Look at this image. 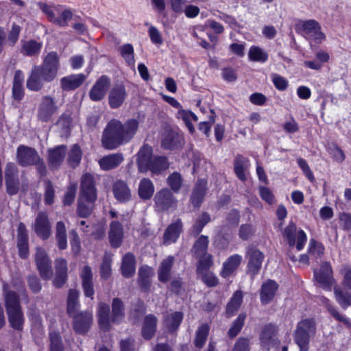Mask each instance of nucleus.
<instances>
[{
  "label": "nucleus",
  "instance_id": "1",
  "mask_svg": "<svg viewBox=\"0 0 351 351\" xmlns=\"http://www.w3.org/2000/svg\"><path fill=\"white\" fill-rule=\"evenodd\" d=\"M138 121L130 119L122 123L119 120L112 119L104 130L101 143L107 149H117L121 145L130 141L138 128Z\"/></svg>",
  "mask_w": 351,
  "mask_h": 351
},
{
  "label": "nucleus",
  "instance_id": "2",
  "mask_svg": "<svg viewBox=\"0 0 351 351\" xmlns=\"http://www.w3.org/2000/svg\"><path fill=\"white\" fill-rule=\"evenodd\" d=\"M60 67L58 53L55 51L47 53L41 65L32 67L26 82L27 89L32 91H40L44 87L45 82H51L56 78Z\"/></svg>",
  "mask_w": 351,
  "mask_h": 351
},
{
  "label": "nucleus",
  "instance_id": "3",
  "mask_svg": "<svg viewBox=\"0 0 351 351\" xmlns=\"http://www.w3.org/2000/svg\"><path fill=\"white\" fill-rule=\"evenodd\" d=\"M125 304L121 299L114 298L111 303V311L108 304L99 302L98 304V322L104 331L111 328V324H119L125 316Z\"/></svg>",
  "mask_w": 351,
  "mask_h": 351
},
{
  "label": "nucleus",
  "instance_id": "4",
  "mask_svg": "<svg viewBox=\"0 0 351 351\" xmlns=\"http://www.w3.org/2000/svg\"><path fill=\"white\" fill-rule=\"evenodd\" d=\"M316 333V324L313 319H304L299 322L293 331V341L300 351H308L311 339Z\"/></svg>",
  "mask_w": 351,
  "mask_h": 351
},
{
  "label": "nucleus",
  "instance_id": "5",
  "mask_svg": "<svg viewBox=\"0 0 351 351\" xmlns=\"http://www.w3.org/2000/svg\"><path fill=\"white\" fill-rule=\"evenodd\" d=\"M6 193L16 195L20 190L19 171L14 162H8L4 170Z\"/></svg>",
  "mask_w": 351,
  "mask_h": 351
},
{
  "label": "nucleus",
  "instance_id": "6",
  "mask_svg": "<svg viewBox=\"0 0 351 351\" xmlns=\"http://www.w3.org/2000/svg\"><path fill=\"white\" fill-rule=\"evenodd\" d=\"M282 236L287 241L290 247H293L296 244V248L298 251L303 249L306 241V235L302 230L297 232V228L294 223L290 222L285 228Z\"/></svg>",
  "mask_w": 351,
  "mask_h": 351
},
{
  "label": "nucleus",
  "instance_id": "7",
  "mask_svg": "<svg viewBox=\"0 0 351 351\" xmlns=\"http://www.w3.org/2000/svg\"><path fill=\"white\" fill-rule=\"evenodd\" d=\"M154 206L156 210L164 212L177 205V199L172 192L167 188L156 192L154 197Z\"/></svg>",
  "mask_w": 351,
  "mask_h": 351
},
{
  "label": "nucleus",
  "instance_id": "8",
  "mask_svg": "<svg viewBox=\"0 0 351 351\" xmlns=\"http://www.w3.org/2000/svg\"><path fill=\"white\" fill-rule=\"evenodd\" d=\"M300 23V29L306 39L313 40L316 43H320L325 40V34L321 31V26L317 21L314 19L301 21Z\"/></svg>",
  "mask_w": 351,
  "mask_h": 351
},
{
  "label": "nucleus",
  "instance_id": "9",
  "mask_svg": "<svg viewBox=\"0 0 351 351\" xmlns=\"http://www.w3.org/2000/svg\"><path fill=\"white\" fill-rule=\"evenodd\" d=\"M79 196L89 200H97L96 181L95 177L91 173H85L82 176Z\"/></svg>",
  "mask_w": 351,
  "mask_h": 351
},
{
  "label": "nucleus",
  "instance_id": "10",
  "mask_svg": "<svg viewBox=\"0 0 351 351\" xmlns=\"http://www.w3.org/2000/svg\"><path fill=\"white\" fill-rule=\"evenodd\" d=\"M57 110L58 106L55 99L49 95H45L42 97L39 103L37 116L39 120L47 122Z\"/></svg>",
  "mask_w": 351,
  "mask_h": 351
},
{
  "label": "nucleus",
  "instance_id": "11",
  "mask_svg": "<svg viewBox=\"0 0 351 351\" xmlns=\"http://www.w3.org/2000/svg\"><path fill=\"white\" fill-rule=\"evenodd\" d=\"M40 8L50 22L60 27L67 26L69 21L73 16V13L69 10H64L62 12L57 10L56 12L46 4L41 5Z\"/></svg>",
  "mask_w": 351,
  "mask_h": 351
},
{
  "label": "nucleus",
  "instance_id": "12",
  "mask_svg": "<svg viewBox=\"0 0 351 351\" xmlns=\"http://www.w3.org/2000/svg\"><path fill=\"white\" fill-rule=\"evenodd\" d=\"M73 328L78 334H85L90 328L93 321V313L90 311H81L73 314Z\"/></svg>",
  "mask_w": 351,
  "mask_h": 351
},
{
  "label": "nucleus",
  "instance_id": "13",
  "mask_svg": "<svg viewBox=\"0 0 351 351\" xmlns=\"http://www.w3.org/2000/svg\"><path fill=\"white\" fill-rule=\"evenodd\" d=\"M40 156L37 151L32 147L19 145L16 150V161L22 167H28L39 162Z\"/></svg>",
  "mask_w": 351,
  "mask_h": 351
},
{
  "label": "nucleus",
  "instance_id": "14",
  "mask_svg": "<svg viewBox=\"0 0 351 351\" xmlns=\"http://www.w3.org/2000/svg\"><path fill=\"white\" fill-rule=\"evenodd\" d=\"M36 250L35 261L39 274L43 280H49L52 276L51 261L43 248L38 247Z\"/></svg>",
  "mask_w": 351,
  "mask_h": 351
},
{
  "label": "nucleus",
  "instance_id": "15",
  "mask_svg": "<svg viewBox=\"0 0 351 351\" xmlns=\"http://www.w3.org/2000/svg\"><path fill=\"white\" fill-rule=\"evenodd\" d=\"M314 276L316 281L326 289L330 290L334 278L332 277V270L329 263L324 262L319 271H314Z\"/></svg>",
  "mask_w": 351,
  "mask_h": 351
},
{
  "label": "nucleus",
  "instance_id": "16",
  "mask_svg": "<svg viewBox=\"0 0 351 351\" xmlns=\"http://www.w3.org/2000/svg\"><path fill=\"white\" fill-rule=\"evenodd\" d=\"M36 234L42 239L46 240L51 234V227L47 215L44 212H39L36 217L34 224Z\"/></svg>",
  "mask_w": 351,
  "mask_h": 351
},
{
  "label": "nucleus",
  "instance_id": "17",
  "mask_svg": "<svg viewBox=\"0 0 351 351\" xmlns=\"http://www.w3.org/2000/svg\"><path fill=\"white\" fill-rule=\"evenodd\" d=\"M247 257L248 258V271L254 276L259 272L261 268L264 254L257 248L250 246L247 250Z\"/></svg>",
  "mask_w": 351,
  "mask_h": 351
},
{
  "label": "nucleus",
  "instance_id": "18",
  "mask_svg": "<svg viewBox=\"0 0 351 351\" xmlns=\"http://www.w3.org/2000/svg\"><path fill=\"white\" fill-rule=\"evenodd\" d=\"M16 246L19 256L23 259L27 258L29 256V237L23 223H20L17 228Z\"/></svg>",
  "mask_w": 351,
  "mask_h": 351
},
{
  "label": "nucleus",
  "instance_id": "19",
  "mask_svg": "<svg viewBox=\"0 0 351 351\" xmlns=\"http://www.w3.org/2000/svg\"><path fill=\"white\" fill-rule=\"evenodd\" d=\"M110 85V80L106 75H102L97 79L94 86L90 90L89 96L92 101L101 100L106 94Z\"/></svg>",
  "mask_w": 351,
  "mask_h": 351
},
{
  "label": "nucleus",
  "instance_id": "20",
  "mask_svg": "<svg viewBox=\"0 0 351 351\" xmlns=\"http://www.w3.org/2000/svg\"><path fill=\"white\" fill-rule=\"evenodd\" d=\"M152 154L153 149L150 145H143L140 149L136 155V163L140 172L145 173L149 171V165L154 158Z\"/></svg>",
  "mask_w": 351,
  "mask_h": 351
},
{
  "label": "nucleus",
  "instance_id": "21",
  "mask_svg": "<svg viewBox=\"0 0 351 351\" xmlns=\"http://www.w3.org/2000/svg\"><path fill=\"white\" fill-rule=\"evenodd\" d=\"M127 96L123 84L114 85L109 93L108 103L111 108H119L124 102Z\"/></svg>",
  "mask_w": 351,
  "mask_h": 351
},
{
  "label": "nucleus",
  "instance_id": "22",
  "mask_svg": "<svg viewBox=\"0 0 351 351\" xmlns=\"http://www.w3.org/2000/svg\"><path fill=\"white\" fill-rule=\"evenodd\" d=\"M66 152L67 147L64 145H58L48 151V162L50 169H57L60 167L64 160Z\"/></svg>",
  "mask_w": 351,
  "mask_h": 351
},
{
  "label": "nucleus",
  "instance_id": "23",
  "mask_svg": "<svg viewBox=\"0 0 351 351\" xmlns=\"http://www.w3.org/2000/svg\"><path fill=\"white\" fill-rule=\"evenodd\" d=\"M207 191V181L204 179H198L195 183L190 201L195 208H199L204 201Z\"/></svg>",
  "mask_w": 351,
  "mask_h": 351
},
{
  "label": "nucleus",
  "instance_id": "24",
  "mask_svg": "<svg viewBox=\"0 0 351 351\" xmlns=\"http://www.w3.org/2000/svg\"><path fill=\"white\" fill-rule=\"evenodd\" d=\"M112 191L115 199L121 203L128 202L132 199L131 191L123 180H117L113 184Z\"/></svg>",
  "mask_w": 351,
  "mask_h": 351
},
{
  "label": "nucleus",
  "instance_id": "25",
  "mask_svg": "<svg viewBox=\"0 0 351 351\" xmlns=\"http://www.w3.org/2000/svg\"><path fill=\"white\" fill-rule=\"evenodd\" d=\"M80 277L82 279V286L84 295L87 298L93 299L95 291L91 268L88 265L84 266L82 269Z\"/></svg>",
  "mask_w": 351,
  "mask_h": 351
},
{
  "label": "nucleus",
  "instance_id": "26",
  "mask_svg": "<svg viewBox=\"0 0 351 351\" xmlns=\"http://www.w3.org/2000/svg\"><path fill=\"white\" fill-rule=\"evenodd\" d=\"M86 79L84 74L70 75L60 80V87L63 90L71 91L80 87Z\"/></svg>",
  "mask_w": 351,
  "mask_h": 351
},
{
  "label": "nucleus",
  "instance_id": "27",
  "mask_svg": "<svg viewBox=\"0 0 351 351\" xmlns=\"http://www.w3.org/2000/svg\"><path fill=\"white\" fill-rule=\"evenodd\" d=\"M183 224L180 219L171 223L163 234V242L166 245L175 243L182 231Z\"/></svg>",
  "mask_w": 351,
  "mask_h": 351
},
{
  "label": "nucleus",
  "instance_id": "28",
  "mask_svg": "<svg viewBox=\"0 0 351 351\" xmlns=\"http://www.w3.org/2000/svg\"><path fill=\"white\" fill-rule=\"evenodd\" d=\"M136 263V258L132 253L128 252L123 255L120 267L121 275L126 278H132L135 274Z\"/></svg>",
  "mask_w": 351,
  "mask_h": 351
},
{
  "label": "nucleus",
  "instance_id": "29",
  "mask_svg": "<svg viewBox=\"0 0 351 351\" xmlns=\"http://www.w3.org/2000/svg\"><path fill=\"white\" fill-rule=\"evenodd\" d=\"M278 288V284L274 280H268L264 282L260 293L261 303L263 304L269 303L274 298Z\"/></svg>",
  "mask_w": 351,
  "mask_h": 351
},
{
  "label": "nucleus",
  "instance_id": "30",
  "mask_svg": "<svg viewBox=\"0 0 351 351\" xmlns=\"http://www.w3.org/2000/svg\"><path fill=\"white\" fill-rule=\"evenodd\" d=\"M24 75L22 71L16 70L14 73L12 84V97L14 100L20 101L23 99L25 95L23 88Z\"/></svg>",
  "mask_w": 351,
  "mask_h": 351
},
{
  "label": "nucleus",
  "instance_id": "31",
  "mask_svg": "<svg viewBox=\"0 0 351 351\" xmlns=\"http://www.w3.org/2000/svg\"><path fill=\"white\" fill-rule=\"evenodd\" d=\"M180 136L171 129H166L162 134L161 145L165 149H173L180 143Z\"/></svg>",
  "mask_w": 351,
  "mask_h": 351
},
{
  "label": "nucleus",
  "instance_id": "32",
  "mask_svg": "<svg viewBox=\"0 0 351 351\" xmlns=\"http://www.w3.org/2000/svg\"><path fill=\"white\" fill-rule=\"evenodd\" d=\"M158 319L153 314L145 317L141 330L142 336L147 340L151 339L156 333Z\"/></svg>",
  "mask_w": 351,
  "mask_h": 351
},
{
  "label": "nucleus",
  "instance_id": "33",
  "mask_svg": "<svg viewBox=\"0 0 351 351\" xmlns=\"http://www.w3.org/2000/svg\"><path fill=\"white\" fill-rule=\"evenodd\" d=\"M152 276L153 271L150 267L143 265L138 269L137 282L143 291L147 292L149 290Z\"/></svg>",
  "mask_w": 351,
  "mask_h": 351
},
{
  "label": "nucleus",
  "instance_id": "34",
  "mask_svg": "<svg viewBox=\"0 0 351 351\" xmlns=\"http://www.w3.org/2000/svg\"><path fill=\"white\" fill-rule=\"evenodd\" d=\"M123 161V154L121 153H116L102 157L99 160V164L101 169L109 171L117 168Z\"/></svg>",
  "mask_w": 351,
  "mask_h": 351
},
{
  "label": "nucleus",
  "instance_id": "35",
  "mask_svg": "<svg viewBox=\"0 0 351 351\" xmlns=\"http://www.w3.org/2000/svg\"><path fill=\"white\" fill-rule=\"evenodd\" d=\"M123 228L117 221H113L110 224L109 240L113 247H118L121 245L123 238Z\"/></svg>",
  "mask_w": 351,
  "mask_h": 351
},
{
  "label": "nucleus",
  "instance_id": "36",
  "mask_svg": "<svg viewBox=\"0 0 351 351\" xmlns=\"http://www.w3.org/2000/svg\"><path fill=\"white\" fill-rule=\"evenodd\" d=\"M241 261L242 257L239 254L230 256L223 264L221 276L224 278L229 277L238 268Z\"/></svg>",
  "mask_w": 351,
  "mask_h": 351
},
{
  "label": "nucleus",
  "instance_id": "37",
  "mask_svg": "<svg viewBox=\"0 0 351 351\" xmlns=\"http://www.w3.org/2000/svg\"><path fill=\"white\" fill-rule=\"evenodd\" d=\"M250 166L249 160L241 154L237 155L234 161V171L237 178L242 182L247 179L245 171Z\"/></svg>",
  "mask_w": 351,
  "mask_h": 351
},
{
  "label": "nucleus",
  "instance_id": "38",
  "mask_svg": "<svg viewBox=\"0 0 351 351\" xmlns=\"http://www.w3.org/2000/svg\"><path fill=\"white\" fill-rule=\"evenodd\" d=\"M154 193V185L152 181L146 178L141 179L138 188L139 197L144 201L149 200L153 196Z\"/></svg>",
  "mask_w": 351,
  "mask_h": 351
},
{
  "label": "nucleus",
  "instance_id": "39",
  "mask_svg": "<svg viewBox=\"0 0 351 351\" xmlns=\"http://www.w3.org/2000/svg\"><path fill=\"white\" fill-rule=\"evenodd\" d=\"M173 263L174 257L172 256H169L162 261L158 271V280L160 282H167L169 280Z\"/></svg>",
  "mask_w": 351,
  "mask_h": 351
},
{
  "label": "nucleus",
  "instance_id": "40",
  "mask_svg": "<svg viewBox=\"0 0 351 351\" xmlns=\"http://www.w3.org/2000/svg\"><path fill=\"white\" fill-rule=\"evenodd\" d=\"M6 313L10 326L16 330H23L25 318L22 308Z\"/></svg>",
  "mask_w": 351,
  "mask_h": 351
},
{
  "label": "nucleus",
  "instance_id": "41",
  "mask_svg": "<svg viewBox=\"0 0 351 351\" xmlns=\"http://www.w3.org/2000/svg\"><path fill=\"white\" fill-rule=\"evenodd\" d=\"M95 201L96 200H89L79 196L77 208L78 216L82 218L89 217L93 211Z\"/></svg>",
  "mask_w": 351,
  "mask_h": 351
},
{
  "label": "nucleus",
  "instance_id": "42",
  "mask_svg": "<svg viewBox=\"0 0 351 351\" xmlns=\"http://www.w3.org/2000/svg\"><path fill=\"white\" fill-rule=\"evenodd\" d=\"M169 167V162L167 157L156 156H154L150 165H149V171L154 174L158 175L167 170Z\"/></svg>",
  "mask_w": 351,
  "mask_h": 351
},
{
  "label": "nucleus",
  "instance_id": "43",
  "mask_svg": "<svg viewBox=\"0 0 351 351\" xmlns=\"http://www.w3.org/2000/svg\"><path fill=\"white\" fill-rule=\"evenodd\" d=\"M210 221V216L208 213H202L195 220L190 229V234L194 237L198 236L204 227Z\"/></svg>",
  "mask_w": 351,
  "mask_h": 351
},
{
  "label": "nucleus",
  "instance_id": "44",
  "mask_svg": "<svg viewBox=\"0 0 351 351\" xmlns=\"http://www.w3.org/2000/svg\"><path fill=\"white\" fill-rule=\"evenodd\" d=\"M242 301V291L239 290L236 291L226 306V313L228 317L232 316L239 310Z\"/></svg>",
  "mask_w": 351,
  "mask_h": 351
},
{
  "label": "nucleus",
  "instance_id": "45",
  "mask_svg": "<svg viewBox=\"0 0 351 351\" xmlns=\"http://www.w3.org/2000/svg\"><path fill=\"white\" fill-rule=\"evenodd\" d=\"M5 306L6 312L21 309V306L19 295L13 291H8L5 294Z\"/></svg>",
  "mask_w": 351,
  "mask_h": 351
},
{
  "label": "nucleus",
  "instance_id": "46",
  "mask_svg": "<svg viewBox=\"0 0 351 351\" xmlns=\"http://www.w3.org/2000/svg\"><path fill=\"white\" fill-rule=\"evenodd\" d=\"M80 293L76 289H70L67 297L66 312L69 316H73L80 306L78 301Z\"/></svg>",
  "mask_w": 351,
  "mask_h": 351
},
{
  "label": "nucleus",
  "instance_id": "47",
  "mask_svg": "<svg viewBox=\"0 0 351 351\" xmlns=\"http://www.w3.org/2000/svg\"><path fill=\"white\" fill-rule=\"evenodd\" d=\"M208 242V237L201 235L195 242L192 249L191 250L193 256L199 257L206 253Z\"/></svg>",
  "mask_w": 351,
  "mask_h": 351
},
{
  "label": "nucleus",
  "instance_id": "48",
  "mask_svg": "<svg viewBox=\"0 0 351 351\" xmlns=\"http://www.w3.org/2000/svg\"><path fill=\"white\" fill-rule=\"evenodd\" d=\"M56 238L60 250H65L67 247L66 232L63 221H58L56 226Z\"/></svg>",
  "mask_w": 351,
  "mask_h": 351
},
{
  "label": "nucleus",
  "instance_id": "49",
  "mask_svg": "<svg viewBox=\"0 0 351 351\" xmlns=\"http://www.w3.org/2000/svg\"><path fill=\"white\" fill-rule=\"evenodd\" d=\"M183 319V314L181 312L176 311L168 315L165 320V325L171 332L176 330Z\"/></svg>",
  "mask_w": 351,
  "mask_h": 351
},
{
  "label": "nucleus",
  "instance_id": "50",
  "mask_svg": "<svg viewBox=\"0 0 351 351\" xmlns=\"http://www.w3.org/2000/svg\"><path fill=\"white\" fill-rule=\"evenodd\" d=\"M42 47V44L36 40H31L23 42L21 53L27 56H37Z\"/></svg>",
  "mask_w": 351,
  "mask_h": 351
},
{
  "label": "nucleus",
  "instance_id": "51",
  "mask_svg": "<svg viewBox=\"0 0 351 351\" xmlns=\"http://www.w3.org/2000/svg\"><path fill=\"white\" fill-rule=\"evenodd\" d=\"M334 294L339 304L344 309L351 304V295L348 292H343L338 286L334 287Z\"/></svg>",
  "mask_w": 351,
  "mask_h": 351
},
{
  "label": "nucleus",
  "instance_id": "52",
  "mask_svg": "<svg viewBox=\"0 0 351 351\" xmlns=\"http://www.w3.org/2000/svg\"><path fill=\"white\" fill-rule=\"evenodd\" d=\"M82 154V153L80 146L77 144L73 145L69 152L67 158L69 166L72 168L77 167L80 163Z\"/></svg>",
  "mask_w": 351,
  "mask_h": 351
},
{
  "label": "nucleus",
  "instance_id": "53",
  "mask_svg": "<svg viewBox=\"0 0 351 351\" xmlns=\"http://www.w3.org/2000/svg\"><path fill=\"white\" fill-rule=\"evenodd\" d=\"M322 303L326 306L328 312L330 315L337 321L341 322L345 324H348L350 323L349 319L346 318L345 316L341 315L336 308L332 305L329 300L325 297L321 298Z\"/></svg>",
  "mask_w": 351,
  "mask_h": 351
},
{
  "label": "nucleus",
  "instance_id": "54",
  "mask_svg": "<svg viewBox=\"0 0 351 351\" xmlns=\"http://www.w3.org/2000/svg\"><path fill=\"white\" fill-rule=\"evenodd\" d=\"M248 56L250 60L254 62H265L268 59L267 53L257 46L250 47Z\"/></svg>",
  "mask_w": 351,
  "mask_h": 351
},
{
  "label": "nucleus",
  "instance_id": "55",
  "mask_svg": "<svg viewBox=\"0 0 351 351\" xmlns=\"http://www.w3.org/2000/svg\"><path fill=\"white\" fill-rule=\"evenodd\" d=\"M246 318L245 313H241L238 315L237 318L233 322L231 327L230 328L228 335L230 338L235 337L242 329L244 322Z\"/></svg>",
  "mask_w": 351,
  "mask_h": 351
},
{
  "label": "nucleus",
  "instance_id": "56",
  "mask_svg": "<svg viewBox=\"0 0 351 351\" xmlns=\"http://www.w3.org/2000/svg\"><path fill=\"white\" fill-rule=\"evenodd\" d=\"M209 327L207 324H202L196 331L195 344L197 348H202L207 339Z\"/></svg>",
  "mask_w": 351,
  "mask_h": 351
},
{
  "label": "nucleus",
  "instance_id": "57",
  "mask_svg": "<svg viewBox=\"0 0 351 351\" xmlns=\"http://www.w3.org/2000/svg\"><path fill=\"white\" fill-rule=\"evenodd\" d=\"M167 182L173 192L178 193L182 185V178L180 173L173 172L168 176Z\"/></svg>",
  "mask_w": 351,
  "mask_h": 351
},
{
  "label": "nucleus",
  "instance_id": "58",
  "mask_svg": "<svg viewBox=\"0 0 351 351\" xmlns=\"http://www.w3.org/2000/svg\"><path fill=\"white\" fill-rule=\"evenodd\" d=\"M44 202L47 205H51L54 202L55 189L49 180H45Z\"/></svg>",
  "mask_w": 351,
  "mask_h": 351
},
{
  "label": "nucleus",
  "instance_id": "59",
  "mask_svg": "<svg viewBox=\"0 0 351 351\" xmlns=\"http://www.w3.org/2000/svg\"><path fill=\"white\" fill-rule=\"evenodd\" d=\"M324 252V247L323 245L315 241V239H311L308 247V254L311 256L315 258H320Z\"/></svg>",
  "mask_w": 351,
  "mask_h": 351
},
{
  "label": "nucleus",
  "instance_id": "60",
  "mask_svg": "<svg viewBox=\"0 0 351 351\" xmlns=\"http://www.w3.org/2000/svg\"><path fill=\"white\" fill-rule=\"evenodd\" d=\"M120 52L128 65L134 64V48L131 44H125L121 46Z\"/></svg>",
  "mask_w": 351,
  "mask_h": 351
},
{
  "label": "nucleus",
  "instance_id": "61",
  "mask_svg": "<svg viewBox=\"0 0 351 351\" xmlns=\"http://www.w3.org/2000/svg\"><path fill=\"white\" fill-rule=\"evenodd\" d=\"M327 150L337 162H342L345 160L346 156L343 150L337 144L331 143L328 145Z\"/></svg>",
  "mask_w": 351,
  "mask_h": 351
},
{
  "label": "nucleus",
  "instance_id": "62",
  "mask_svg": "<svg viewBox=\"0 0 351 351\" xmlns=\"http://www.w3.org/2000/svg\"><path fill=\"white\" fill-rule=\"evenodd\" d=\"M112 259L108 256H105L103 258L101 265L100 267V275L104 280H108L112 272L111 269Z\"/></svg>",
  "mask_w": 351,
  "mask_h": 351
},
{
  "label": "nucleus",
  "instance_id": "63",
  "mask_svg": "<svg viewBox=\"0 0 351 351\" xmlns=\"http://www.w3.org/2000/svg\"><path fill=\"white\" fill-rule=\"evenodd\" d=\"M77 191V184H71L64 195L63 204L64 206H71L74 202Z\"/></svg>",
  "mask_w": 351,
  "mask_h": 351
},
{
  "label": "nucleus",
  "instance_id": "64",
  "mask_svg": "<svg viewBox=\"0 0 351 351\" xmlns=\"http://www.w3.org/2000/svg\"><path fill=\"white\" fill-rule=\"evenodd\" d=\"M51 351H63L61 337L57 332L50 333Z\"/></svg>",
  "mask_w": 351,
  "mask_h": 351
}]
</instances>
